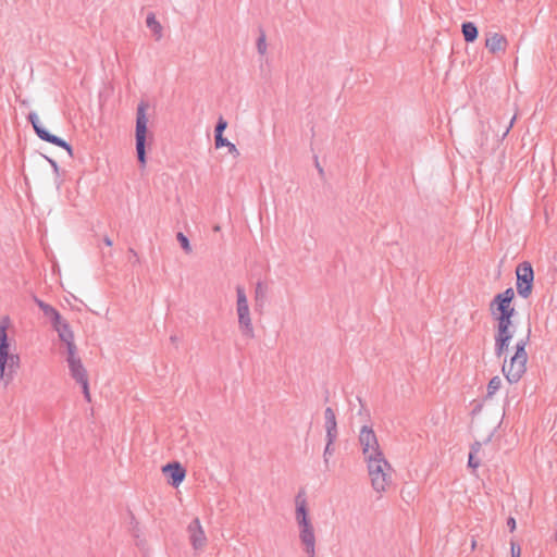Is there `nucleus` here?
Instances as JSON below:
<instances>
[{
    "instance_id": "obj_1",
    "label": "nucleus",
    "mask_w": 557,
    "mask_h": 557,
    "mask_svg": "<svg viewBox=\"0 0 557 557\" xmlns=\"http://www.w3.org/2000/svg\"><path fill=\"white\" fill-rule=\"evenodd\" d=\"M295 518L299 528V540L307 557H315L314 529L309 518L306 493L300 490L295 497Z\"/></svg>"
},
{
    "instance_id": "obj_2",
    "label": "nucleus",
    "mask_w": 557,
    "mask_h": 557,
    "mask_svg": "<svg viewBox=\"0 0 557 557\" xmlns=\"http://www.w3.org/2000/svg\"><path fill=\"white\" fill-rule=\"evenodd\" d=\"M10 326V318L3 317L0 321V380L7 386L20 367L18 355L10 354V344L8 338V327Z\"/></svg>"
},
{
    "instance_id": "obj_3",
    "label": "nucleus",
    "mask_w": 557,
    "mask_h": 557,
    "mask_svg": "<svg viewBox=\"0 0 557 557\" xmlns=\"http://www.w3.org/2000/svg\"><path fill=\"white\" fill-rule=\"evenodd\" d=\"M530 335L531 327L529 326L527 336L517 342L515 346V354L510 358L509 363L507 364L506 360L503 363L502 371L509 383L519 382L527 371L528 354L525 351V346L530 341Z\"/></svg>"
},
{
    "instance_id": "obj_4",
    "label": "nucleus",
    "mask_w": 557,
    "mask_h": 557,
    "mask_svg": "<svg viewBox=\"0 0 557 557\" xmlns=\"http://www.w3.org/2000/svg\"><path fill=\"white\" fill-rule=\"evenodd\" d=\"M366 460L368 463V471L371 478L372 487L377 493L385 492L392 480L389 473L392 470L391 465L385 459L384 455L380 457H369Z\"/></svg>"
},
{
    "instance_id": "obj_5",
    "label": "nucleus",
    "mask_w": 557,
    "mask_h": 557,
    "mask_svg": "<svg viewBox=\"0 0 557 557\" xmlns=\"http://www.w3.org/2000/svg\"><path fill=\"white\" fill-rule=\"evenodd\" d=\"M148 108V104L144 101H141L137 107L136 112V127H135V140H136V156L137 160L140 164V168L144 169L147 163V152H146V145H147V123L148 117L146 115V110Z\"/></svg>"
},
{
    "instance_id": "obj_6",
    "label": "nucleus",
    "mask_w": 557,
    "mask_h": 557,
    "mask_svg": "<svg viewBox=\"0 0 557 557\" xmlns=\"http://www.w3.org/2000/svg\"><path fill=\"white\" fill-rule=\"evenodd\" d=\"M516 288L522 298H529L533 290L534 271L529 261L519 263L516 268Z\"/></svg>"
},
{
    "instance_id": "obj_7",
    "label": "nucleus",
    "mask_w": 557,
    "mask_h": 557,
    "mask_svg": "<svg viewBox=\"0 0 557 557\" xmlns=\"http://www.w3.org/2000/svg\"><path fill=\"white\" fill-rule=\"evenodd\" d=\"M28 122L32 124L35 134L44 141L52 144L57 147L63 148L67 151V153L72 157L73 156V148L72 146L62 139L59 136H55L51 134L49 131H47L40 123L39 117L36 112H29L27 115Z\"/></svg>"
},
{
    "instance_id": "obj_8",
    "label": "nucleus",
    "mask_w": 557,
    "mask_h": 557,
    "mask_svg": "<svg viewBox=\"0 0 557 557\" xmlns=\"http://www.w3.org/2000/svg\"><path fill=\"white\" fill-rule=\"evenodd\" d=\"M359 443L362 447V454L364 456V459L375 456L380 457L383 455L377 442V437L372 428L368 425H363L361 428L359 434Z\"/></svg>"
},
{
    "instance_id": "obj_9",
    "label": "nucleus",
    "mask_w": 557,
    "mask_h": 557,
    "mask_svg": "<svg viewBox=\"0 0 557 557\" xmlns=\"http://www.w3.org/2000/svg\"><path fill=\"white\" fill-rule=\"evenodd\" d=\"M513 298L515 292L511 287H508L503 293L495 295L490 302V312L492 317L496 318L498 314H503V311L512 305Z\"/></svg>"
},
{
    "instance_id": "obj_10",
    "label": "nucleus",
    "mask_w": 557,
    "mask_h": 557,
    "mask_svg": "<svg viewBox=\"0 0 557 557\" xmlns=\"http://www.w3.org/2000/svg\"><path fill=\"white\" fill-rule=\"evenodd\" d=\"M187 531L193 548L195 550L202 549L207 544V536L201 527L200 520L198 518L193 519L188 524Z\"/></svg>"
},
{
    "instance_id": "obj_11",
    "label": "nucleus",
    "mask_w": 557,
    "mask_h": 557,
    "mask_svg": "<svg viewBox=\"0 0 557 557\" xmlns=\"http://www.w3.org/2000/svg\"><path fill=\"white\" fill-rule=\"evenodd\" d=\"M162 472L166 475L169 484L173 487H177L186 476V470L178 461L166 463L162 467Z\"/></svg>"
},
{
    "instance_id": "obj_12",
    "label": "nucleus",
    "mask_w": 557,
    "mask_h": 557,
    "mask_svg": "<svg viewBox=\"0 0 557 557\" xmlns=\"http://www.w3.org/2000/svg\"><path fill=\"white\" fill-rule=\"evenodd\" d=\"M507 45V38L498 33H490L485 40L486 49L493 54L505 52Z\"/></svg>"
},
{
    "instance_id": "obj_13",
    "label": "nucleus",
    "mask_w": 557,
    "mask_h": 557,
    "mask_svg": "<svg viewBox=\"0 0 557 557\" xmlns=\"http://www.w3.org/2000/svg\"><path fill=\"white\" fill-rule=\"evenodd\" d=\"M238 314V324L243 335L247 338L255 337V331L250 318L249 308L237 310Z\"/></svg>"
},
{
    "instance_id": "obj_14",
    "label": "nucleus",
    "mask_w": 557,
    "mask_h": 557,
    "mask_svg": "<svg viewBox=\"0 0 557 557\" xmlns=\"http://www.w3.org/2000/svg\"><path fill=\"white\" fill-rule=\"evenodd\" d=\"M493 319L497 322L496 334L511 338L513 337L515 331H509V327H513L512 319L500 315Z\"/></svg>"
},
{
    "instance_id": "obj_15",
    "label": "nucleus",
    "mask_w": 557,
    "mask_h": 557,
    "mask_svg": "<svg viewBox=\"0 0 557 557\" xmlns=\"http://www.w3.org/2000/svg\"><path fill=\"white\" fill-rule=\"evenodd\" d=\"M226 127L227 121L223 116H220L214 127V140L216 148L223 147L224 144L226 143V138L223 136V133L226 129Z\"/></svg>"
},
{
    "instance_id": "obj_16",
    "label": "nucleus",
    "mask_w": 557,
    "mask_h": 557,
    "mask_svg": "<svg viewBox=\"0 0 557 557\" xmlns=\"http://www.w3.org/2000/svg\"><path fill=\"white\" fill-rule=\"evenodd\" d=\"M53 329L58 332L59 338L64 343L74 339V333L70 324L60 318V324H52Z\"/></svg>"
},
{
    "instance_id": "obj_17",
    "label": "nucleus",
    "mask_w": 557,
    "mask_h": 557,
    "mask_svg": "<svg viewBox=\"0 0 557 557\" xmlns=\"http://www.w3.org/2000/svg\"><path fill=\"white\" fill-rule=\"evenodd\" d=\"M71 376L78 383L86 379H88L87 371L83 366L81 359H77L76 362L69 366Z\"/></svg>"
},
{
    "instance_id": "obj_18",
    "label": "nucleus",
    "mask_w": 557,
    "mask_h": 557,
    "mask_svg": "<svg viewBox=\"0 0 557 557\" xmlns=\"http://www.w3.org/2000/svg\"><path fill=\"white\" fill-rule=\"evenodd\" d=\"M461 33L466 42H473L479 36V30L473 22H463L461 24Z\"/></svg>"
},
{
    "instance_id": "obj_19",
    "label": "nucleus",
    "mask_w": 557,
    "mask_h": 557,
    "mask_svg": "<svg viewBox=\"0 0 557 557\" xmlns=\"http://www.w3.org/2000/svg\"><path fill=\"white\" fill-rule=\"evenodd\" d=\"M511 339V337L495 334V355L498 358H500L502 356L505 355V352H507Z\"/></svg>"
},
{
    "instance_id": "obj_20",
    "label": "nucleus",
    "mask_w": 557,
    "mask_h": 557,
    "mask_svg": "<svg viewBox=\"0 0 557 557\" xmlns=\"http://www.w3.org/2000/svg\"><path fill=\"white\" fill-rule=\"evenodd\" d=\"M267 294H268V286L263 282H258L256 284L255 288V301H256V308H262L265 300H267Z\"/></svg>"
},
{
    "instance_id": "obj_21",
    "label": "nucleus",
    "mask_w": 557,
    "mask_h": 557,
    "mask_svg": "<svg viewBox=\"0 0 557 557\" xmlns=\"http://www.w3.org/2000/svg\"><path fill=\"white\" fill-rule=\"evenodd\" d=\"M146 25L153 33L156 40H160L162 38V26L157 21L154 13H149L147 15Z\"/></svg>"
},
{
    "instance_id": "obj_22",
    "label": "nucleus",
    "mask_w": 557,
    "mask_h": 557,
    "mask_svg": "<svg viewBox=\"0 0 557 557\" xmlns=\"http://www.w3.org/2000/svg\"><path fill=\"white\" fill-rule=\"evenodd\" d=\"M324 428L336 429L337 421L334 410L331 407H326L324 410Z\"/></svg>"
},
{
    "instance_id": "obj_23",
    "label": "nucleus",
    "mask_w": 557,
    "mask_h": 557,
    "mask_svg": "<svg viewBox=\"0 0 557 557\" xmlns=\"http://www.w3.org/2000/svg\"><path fill=\"white\" fill-rule=\"evenodd\" d=\"M45 317H47L51 324H60V318L61 314L59 313V311L53 308L51 305H48L44 310H42Z\"/></svg>"
},
{
    "instance_id": "obj_24",
    "label": "nucleus",
    "mask_w": 557,
    "mask_h": 557,
    "mask_svg": "<svg viewBox=\"0 0 557 557\" xmlns=\"http://www.w3.org/2000/svg\"><path fill=\"white\" fill-rule=\"evenodd\" d=\"M236 295H237V310L249 308L245 288L243 286L238 285L236 287Z\"/></svg>"
},
{
    "instance_id": "obj_25",
    "label": "nucleus",
    "mask_w": 557,
    "mask_h": 557,
    "mask_svg": "<svg viewBox=\"0 0 557 557\" xmlns=\"http://www.w3.org/2000/svg\"><path fill=\"white\" fill-rule=\"evenodd\" d=\"M502 380L498 375L492 377L487 384V395L486 397H492L500 387Z\"/></svg>"
},
{
    "instance_id": "obj_26",
    "label": "nucleus",
    "mask_w": 557,
    "mask_h": 557,
    "mask_svg": "<svg viewBox=\"0 0 557 557\" xmlns=\"http://www.w3.org/2000/svg\"><path fill=\"white\" fill-rule=\"evenodd\" d=\"M176 239L186 253H190L193 251L189 239L186 235H184V233L178 232L176 234Z\"/></svg>"
},
{
    "instance_id": "obj_27",
    "label": "nucleus",
    "mask_w": 557,
    "mask_h": 557,
    "mask_svg": "<svg viewBox=\"0 0 557 557\" xmlns=\"http://www.w3.org/2000/svg\"><path fill=\"white\" fill-rule=\"evenodd\" d=\"M257 50L261 55L265 54L267 52V37L262 29L260 30V36L257 39Z\"/></svg>"
},
{
    "instance_id": "obj_28",
    "label": "nucleus",
    "mask_w": 557,
    "mask_h": 557,
    "mask_svg": "<svg viewBox=\"0 0 557 557\" xmlns=\"http://www.w3.org/2000/svg\"><path fill=\"white\" fill-rule=\"evenodd\" d=\"M333 445H334V443L329 444V442H326V445L324 448L323 458H324V463H325L326 468L329 467V457L332 456L334 453Z\"/></svg>"
},
{
    "instance_id": "obj_29",
    "label": "nucleus",
    "mask_w": 557,
    "mask_h": 557,
    "mask_svg": "<svg viewBox=\"0 0 557 557\" xmlns=\"http://www.w3.org/2000/svg\"><path fill=\"white\" fill-rule=\"evenodd\" d=\"M326 432V442L335 443L338 436V430L336 429H325Z\"/></svg>"
},
{
    "instance_id": "obj_30",
    "label": "nucleus",
    "mask_w": 557,
    "mask_h": 557,
    "mask_svg": "<svg viewBox=\"0 0 557 557\" xmlns=\"http://www.w3.org/2000/svg\"><path fill=\"white\" fill-rule=\"evenodd\" d=\"M223 147L227 148V149H228V152H230L231 154H233V157H234V158L239 157V151H238V149H237V148H236V146H235L233 143H231L227 138H226V143L224 144V146H223Z\"/></svg>"
},
{
    "instance_id": "obj_31",
    "label": "nucleus",
    "mask_w": 557,
    "mask_h": 557,
    "mask_svg": "<svg viewBox=\"0 0 557 557\" xmlns=\"http://www.w3.org/2000/svg\"><path fill=\"white\" fill-rule=\"evenodd\" d=\"M511 557H521V548L513 540L510 541Z\"/></svg>"
},
{
    "instance_id": "obj_32",
    "label": "nucleus",
    "mask_w": 557,
    "mask_h": 557,
    "mask_svg": "<svg viewBox=\"0 0 557 557\" xmlns=\"http://www.w3.org/2000/svg\"><path fill=\"white\" fill-rule=\"evenodd\" d=\"M479 466H480V461L475 458V455L473 454V451H470L469 458H468V467L472 468V469H476Z\"/></svg>"
},
{
    "instance_id": "obj_33",
    "label": "nucleus",
    "mask_w": 557,
    "mask_h": 557,
    "mask_svg": "<svg viewBox=\"0 0 557 557\" xmlns=\"http://www.w3.org/2000/svg\"><path fill=\"white\" fill-rule=\"evenodd\" d=\"M78 384L82 385L83 394H84L86 400L90 401V393H89L88 379H86V380H84L82 382H78Z\"/></svg>"
},
{
    "instance_id": "obj_34",
    "label": "nucleus",
    "mask_w": 557,
    "mask_h": 557,
    "mask_svg": "<svg viewBox=\"0 0 557 557\" xmlns=\"http://www.w3.org/2000/svg\"><path fill=\"white\" fill-rule=\"evenodd\" d=\"M516 314V309L515 307L511 305L510 307H508L505 311H503V314H499L500 317H504V318H510L512 319L513 315Z\"/></svg>"
},
{
    "instance_id": "obj_35",
    "label": "nucleus",
    "mask_w": 557,
    "mask_h": 557,
    "mask_svg": "<svg viewBox=\"0 0 557 557\" xmlns=\"http://www.w3.org/2000/svg\"><path fill=\"white\" fill-rule=\"evenodd\" d=\"M65 346H66V351L67 354H73V352H76L77 351V347L74 343V339L72 341H67V342H64Z\"/></svg>"
},
{
    "instance_id": "obj_36",
    "label": "nucleus",
    "mask_w": 557,
    "mask_h": 557,
    "mask_svg": "<svg viewBox=\"0 0 557 557\" xmlns=\"http://www.w3.org/2000/svg\"><path fill=\"white\" fill-rule=\"evenodd\" d=\"M507 527L510 532H513L516 530V519L513 517H509L507 519Z\"/></svg>"
},
{
    "instance_id": "obj_37",
    "label": "nucleus",
    "mask_w": 557,
    "mask_h": 557,
    "mask_svg": "<svg viewBox=\"0 0 557 557\" xmlns=\"http://www.w3.org/2000/svg\"><path fill=\"white\" fill-rule=\"evenodd\" d=\"M77 359H81L79 357H77L76 352H71V354H67V358H66V361L70 364L76 362Z\"/></svg>"
},
{
    "instance_id": "obj_38",
    "label": "nucleus",
    "mask_w": 557,
    "mask_h": 557,
    "mask_svg": "<svg viewBox=\"0 0 557 557\" xmlns=\"http://www.w3.org/2000/svg\"><path fill=\"white\" fill-rule=\"evenodd\" d=\"M45 158H46V159H47V161L51 164V166L53 168V171H54L55 173H58V172H59V165H58L57 161H55V160H53V159H51V158H49V157H45Z\"/></svg>"
},
{
    "instance_id": "obj_39",
    "label": "nucleus",
    "mask_w": 557,
    "mask_h": 557,
    "mask_svg": "<svg viewBox=\"0 0 557 557\" xmlns=\"http://www.w3.org/2000/svg\"><path fill=\"white\" fill-rule=\"evenodd\" d=\"M34 301L37 304V306L41 309V311L49 305L42 301L41 299L34 296Z\"/></svg>"
},
{
    "instance_id": "obj_40",
    "label": "nucleus",
    "mask_w": 557,
    "mask_h": 557,
    "mask_svg": "<svg viewBox=\"0 0 557 557\" xmlns=\"http://www.w3.org/2000/svg\"><path fill=\"white\" fill-rule=\"evenodd\" d=\"M34 301L37 304V306L41 309V311L49 305L42 301L41 299L34 296Z\"/></svg>"
},
{
    "instance_id": "obj_41",
    "label": "nucleus",
    "mask_w": 557,
    "mask_h": 557,
    "mask_svg": "<svg viewBox=\"0 0 557 557\" xmlns=\"http://www.w3.org/2000/svg\"><path fill=\"white\" fill-rule=\"evenodd\" d=\"M314 164H315V168H317V170H318L319 174H320L321 176H324V170H323V168L320 165V163H319V160H318V157H317V156H314Z\"/></svg>"
},
{
    "instance_id": "obj_42",
    "label": "nucleus",
    "mask_w": 557,
    "mask_h": 557,
    "mask_svg": "<svg viewBox=\"0 0 557 557\" xmlns=\"http://www.w3.org/2000/svg\"><path fill=\"white\" fill-rule=\"evenodd\" d=\"M481 449V443L474 442L471 446V450L475 455Z\"/></svg>"
},
{
    "instance_id": "obj_43",
    "label": "nucleus",
    "mask_w": 557,
    "mask_h": 557,
    "mask_svg": "<svg viewBox=\"0 0 557 557\" xmlns=\"http://www.w3.org/2000/svg\"><path fill=\"white\" fill-rule=\"evenodd\" d=\"M513 121H515V116L510 120V123L506 127L505 132L503 133L502 138H505L507 136V134L509 133L510 128L512 127Z\"/></svg>"
},
{
    "instance_id": "obj_44",
    "label": "nucleus",
    "mask_w": 557,
    "mask_h": 557,
    "mask_svg": "<svg viewBox=\"0 0 557 557\" xmlns=\"http://www.w3.org/2000/svg\"><path fill=\"white\" fill-rule=\"evenodd\" d=\"M103 243H104L108 247H111V246L113 245L112 239H111L109 236H104V237H103Z\"/></svg>"
},
{
    "instance_id": "obj_45",
    "label": "nucleus",
    "mask_w": 557,
    "mask_h": 557,
    "mask_svg": "<svg viewBox=\"0 0 557 557\" xmlns=\"http://www.w3.org/2000/svg\"><path fill=\"white\" fill-rule=\"evenodd\" d=\"M170 341L172 344L176 345L178 343V337L176 335H171Z\"/></svg>"
},
{
    "instance_id": "obj_46",
    "label": "nucleus",
    "mask_w": 557,
    "mask_h": 557,
    "mask_svg": "<svg viewBox=\"0 0 557 557\" xmlns=\"http://www.w3.org/2000/svg\"><path fill=\"white\" fill-rule=\"evenodd\" d=\"M128 251L131 252V255H133L134 257H137V253L136 251L133 249V248H129Z\"/></svg>"
},
{
    "instance_id": "obj_47",
    "label": "nucleus",
    "mask_w": 557,
    "mask_h": 557,
    "mask_svg": "<svg viewBox=\"0 0 557 557\" xmlns=\"http://www.w3.org/2000/svg\"><path fill=\"white\" fill-rule=\"evenodd\" d=\"M214 231H215V232L220 231V226H219V225H215V226H214Z\"/></svg>"
}]
</instances>
